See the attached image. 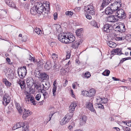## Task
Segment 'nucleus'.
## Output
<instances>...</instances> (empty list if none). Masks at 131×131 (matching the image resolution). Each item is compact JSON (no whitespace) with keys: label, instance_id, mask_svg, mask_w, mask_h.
<instances>
[{"label":"nucleus","instance_id":"nucleus-1","mask_svg":"<svg viewBox=\"0 0 131 131\" xmlns=\"http://www.w3.org/2000/svg\"><path fill=\"white\" fill-rule=\"evenodd\" d=\"M48 9H47L43 3L42 4L41 2L39 1H34V6L37 10V13L38 14L42 13L44 15V17L47 16L49 12L50 8H49V5L48 4ZM46 7L47 8H48L47 6H46Z\"/></svg>","mask_w":131,"mask_h":131},{"label":"nucleus","instance_id":"nucleus-2","mask_svg":"<svg viewBox=\"0 0 131 131\" xmlns=\"http://www.w3.org/2000/svg\"><path fill=\"white\" fill-rule=\"evenodd\" d=\"M15 103L18 112L19 113L23 112L22 117L24 119H26L28 116L31 115L32 114V112L31 111L29 110H27L24 108L22 106H21L20 104L17 102L15 101Z\"/></svg>","mask_w":131,"mask_h":131},{"label":"nucleus","instance_id":"nucleus-3","mask_svg":"<svg viewBox=\"0 0 131 131\" xmlns=\"http://www.w3.org/2000/svg\"><path fill=\"white\" fill-rule=\"evenodd\" d=\"M35 75L36 77L39 78L42 81L47 80L49 78L48 75L46 73L41 72L40 70L37 69V70H35Z\"/></svg>","mask_w":131,"mask_h":131},{"label":"nucleus","instance_id":"nucleus-4","mask_svg":"<svg viewBox=\"0 0 131 131\" xmlns=\"http://www.w3.org/2000/svg\"><path fill=\"white\" fill-rule=\"evenodd\" d=\"M16 126L17 128H19L21 127H22V131H29V126L28 123L27 122H19L16 124Z\"/></svg>","mask_w":131,"mask_h":131},{"label":"nucleus","instance_id":"nucleus-5","mask_svg":"<svg viewBox=\"0 0 131 131\" xmlns=\"http://www.w3.org/2000/svg\"><path fill=\"white\" fill-rule=\"evenodd\" d=\"M17 72L19 77L20 78H23L25 76L27 73L26 67L24 66L20 68H18L17 69Z\"/></svg>","mask_w":131,"mask_h":131},{"label":"nucleus","instance_id":"nucleus-6","mask_svg":"<svg viewBox=\"0 0 131 131\" xmlns=\"http://www.w3.org/2000/svg\"><path fill=\"white\" fill-rule=\"evenodd\" d=\"M115 13V16L117 18L119 19H123L126 17V14L124 13V10L122 9H118Z\"/></svg>","mask_w":131,"mask_h":131},{"label":"nucleus","instance_id":"nucleus-7","mask_svg":"<svg viewBox=\"0 0 131 131\" xmlns=\"http://www.w3.org/2000/svg\"><path fill=\"white\" fill-rule=\"evenodd\" d=\"M117 1L118 2H115L110 6L114 12L119 9V7H121V4L120 3L121 2V1L120 0H117Z\"/></svg>","mask_w":131,"mask_h":131},{"label":"nucleus","instance_id":"nucleus-8","mask_svg":"<svg viewBox=\"0 0 131 131\" xmlns=\"http://www.w3.org/2000/svg\"><path fill=\"white\" fill-rule=\"evenodd\" d=\"M58 38L59 40L62 43L67 44L68 42V41L67 40V37L64 33L59 34L58 35Z\"/></svg>","mask_w":131,"mask_h":131},{"label":"nucleus","instance_id":"nucleus-9","mask_svg":"<svg viewBox=\"0 0 131 131\" xmlns=\"http://www.w3.org/2000/svg\"><path fill=\"white\" fill-rule=\"evenodd\" d=\"M115 30L121 32H125V26L124 24L121 23L119 24L115 28Z\"/></svg>","mask_w":131,"mask_h":131},{"label":"nucleus","instance_id":"nucleus-10","mask_svg":"<svg viewBox=\"0 0 131 131\" xmlns=\"http://www.w3.org/2000/svg\"><path fill=\"white\" fill-rule=\"evenodd\" d=\"M10 99L8 94H5L3 99L2 103L5 106H6L10 101Z\"/></svg>","mask_w":131,"mask_h":131},{"label":"nucleus","instance_id":"nucleus-11","mask_svg":"<svg viewBox=\"0 0 131 131\" xmlns=\"http://www.w3.org/2000/svg\"><path fill=\"white\" fill-rule=\"evenodd\" d=\"M112 27L111 24H106L104 25L103 28V30L104 31L107 33L112 31Z\"/></svg>","mask_w":131,"mask_h":131},{"label":"nucleus","instance_id":"nucleus-12","mask_svg":"<svg viewBox=\"0 0 131 131\" xmlns=\"http://www.w3.org/2000/svg\"><path fill=\"white\" fill-rule=\"evenodd\" d=\"M82 29H80L77 30L76 32L77 35L78 37L80 38V39H79V41L80 40L79 42L80 43H82L83 40V38L82 37L83 35L82 34Z\"/></svg>","mask_w":131,"mask_h":131},{"label":"nucleus","instance_id":"nucleus-13","mask_svg":"<svg viewBox=\"0 0 131 131\" xmlns=\"http://www.w3.org/2000/svg\"><path fill=\"white\" fill-rule=\"evenodd\" d=\"M5 2L6 4L9 7L13 8L15 9H17L15 3L13 1L10 0H5Z\"/></svg>","mask_w":131,"mask_h":131},{"label":"nucleus","instance_id":"nucleus-14","mask_svg":"<svg viewBox=\"0 0 131 131\" xmlns=\"http://www.w3.org/2000/svg\"><path fill=\"white\" fill-rule=\"evenodd\" d=\"M87 9L86 10L87 14L93 15L94 14L95 12L93 6L92 5H88L87 7Z\"/></svg>","mask_w":131,"mask_h":131},{"label":"nucleus","instance_id":"nucleus-15","mask_svg":"<svg viewBox=\"0 0 131 131\" xmlns=\"http://www.w3.org/2000/svg\"><path fill=\"white\" fill-rule=\"evenodd\" d=\"M86 107L91 112L96 113V112L93 107V105L92 103L90 102H88L86 103Z\"/></svg>","mask_w":131,"mask_h":131},{"label":"nucleus","instance_id":"nucleus-16","mask_svg":"<svg viewBox=\"0 0 131 131\" xmlns=\"http://www.w3.org/2000/svg\"><path fill=\"white\" fill-rule=\"evenodd\" d=\"M107 20L111 22H114L118 21L119 19L117 17H115L114 15H111L109 16Z\"/></svg>","mask_w":131,"mask_h":131},{"label":"nucleus","instance_id":"nucleus-17","mask_svg":"<svg viewBox=\"0 0 131 131\" xmlns=\"http://www.w3.org/2000/svg\"><path fill=\"white\" fill-rule=\"evenodd\" d=\"M34 80L31 78L29 77L27 78L26 82L27 86L31 87L34 84Z\"/></svg>","mask_w":131,"mask_h":131},{"label":"nucleus","instance_id":"nucleus-18","mask_svg":"<svg viewBox=\"0 0 131 131\" xmlns=\"http://www.w3.org/2000/svg\"><path fill=\"white\" fill-rule=\"evenodd\" d=\"M77 106L76 104L75 103L71 104L69 107V113H72L74 111L75 108Z\"/></svg>","mask_w":131,"mask_h":131},{"label":"nucleus","instance_id":"nucleus-19","mask_svg":"<svg viewBox=\"0 0 131 131\" xmlns=\"http://www.w3.org/2000/svg\"><path fill=\"white\" fill-rule=\"evenodd\" d=\"M44 62L45 63L44 66L45 69L48 70L50 69L52 67L51 62L49 60H48L46 62L45 61H44Z\"/></svg>","mask_w":131,"mask_h":131},{"label":"nucleus","instance_id":"nucleus-20","mask_svg":"<svg viewBox=\"0 0 131 131\" xmlns=\"http://www.w3.org/2000/svg\"><path fill=\"white\" fill-rule=\"evenodd\" d=\"M95 93V91L94 89L92 88L88 91V97H93L94 96Z\"/></svg>","mask_w":131,"mask_h":131},{"label":"nucleus","instance_id":"nucleus-21","mask_svg":"<svg viewBox=\"0 0 131 131\" xmlns=\"http://www.w3.org/2000/svg\"><path fill=\"white\" fill-rule=\"evenodd\" d=\"M73 116V114L72 113H68L64 117H65V118L67 119H68V120H66L65 121V122H64V121H63V124H66V123H68L69 121L71 119V118Z\"/></svg>","mask_w":131,"mask_h":131},{"label":"nucleus","instance_id":"nucleus-22","mask_svg":"<svg viewBox=\"0 0 131 131\" xmlns=\"http://www.w3.org/2000/svg\"><path fill=\"white\" fill-rule=\"evenodd\" d=\"M111 6L108 7L106 8L105 10V12L107 15H110L112 14L114 11L113 10Z\"/></svg>","mask_w":131,"mask_h":131},{"label":"nucleus","instance_id":"nucleus-23","mask_svg":"<svg viewBox=\"0 0 131 131\" xmlns=\"http://www.w3.org/2000/svg\"><path fill=\"white\" fill-rule=\"evenodd\" d=\"M80 121V124L81 125H83L86 122L87 120V117L86 116L83 115L81 116Z\"/></svg>","mask_w":131,"mask_h":131},{"label":"nucleus","instance_id":"nucleus-24","mask_svg":"<svg viewBox=\"0 0 131 131\" xmlns=\"http://www.w3.org/2000/svg\"><path fill=\"white\" fill-rule=\"evenodd\" d=\"M56 84V81H54L53 82V86L52 87V93L53 96H55L56 95V91L57 89V85Z\"/></svg>","mask_w":131,"mask_h":131},{"label":"nucleus","instance_id":"nucleus-25","mask_svg":"<svg viewBox=\"0 0 131 131\" xmlns=\"http://www.w3.org/2000/svg\"><path fill=\"white\" fill-rule=\"evenodd\" d=\"M67 38V40L69 41V42H68L67 43H72L74 41L75 39V37L73 35L69 36H68Z\"/></svg>","mask_w":131,"mask_h":131},{"label":"nucleus","instance_id":"nucleus-26","mask_svg":"<svg viewBox=\"0 0 131 131\" xmlns=\"http://www.w3.org/2000/svg\"><path fill=\"white\" fill-rule=\"evenodd\" d=\"M112 51L115 53H117V54L118 55H121L122 54H124L122 53L121 49H120L119 48H117L115 49H113Z\"/></svg>","mask_w":131,"mask_h":131},{"label":"nucleus","instance_id":"nucleus-27","mask_svg":"<svg viewBox=\"0 0 131 131\" xmlns=\"http://www.w3.org/2000/svg\"><path fill=\"white\" fill-rule=\"evenodd\" d=\"M109 3H110L108 2L105 1L103 0L102 3L100 8V10H102L105 7L108 5Z\"/></svg>","mask_w":131,"mask_h":131},{"label":"nucleus","instance_id":"nucleus-28","mask_svg":"<svg viewBox=\"0 0 131 131\" xmlns=\"http://www.w3.org/2000/svg\"><path fill=\"white\" fill-rule=\"evenodd\" d=\"M109 3H110L108 2L105 1L103 0L102 3L100 8V10H102L105 7L108 5Z\"/></svg>","mask_w":131,"mask_h":131},{"label":"nucleus","instance_id":"nucleus-29","mask_svg":"<svg viewBox=\"0 0 131 131\" xmlns=\"http://www.w3.org/2000/svg\"><path fill=\"white\" fill-rule=\"evenodd\" d=\"M107 44L110 47L112 48H114L116 46V43L111 41H108Z\"/></svg>","mask_w":131,"mask_h":131},{"label":"nucleus","instance_id":"nucleus-30","mask_svg":"<svg viewBox=\"0 0 131 131\" xmlns=\"http://www.w3.org/2000/svg\"><path fill=\"white\" fill-rule=\"evenodd\" d=\"M3 82L4 83L5 85L7 86L10 87L11 85V83L8 81L6 79H3Z\"/></svg>","mask_w":131,"mask_h":131},{"label":"nucleus","instance_id":"nucleus-31","mask_svg":"<svg viewBox=\"0 0 131 131\" xmlns=\"http://www.w3.org/2000/svg\"><path fill=\"white\" fill-rule=\"evenodd\" d=\"M54 64L53 66V70H54L55 71H57L59 70V64L58 63L54 62Z\"/></svg>","mask_w":131,"mask_h":131},{"label":"nucleus","instance_id":"nucleus-32","mask_svg":"<svg viewBox=\"0 0 131 131\" xmlns=\"http://www.w3.org/2000/svg\"><path fill=\"white\" fill-rule=\"evenodd\" d=\"M34 32H36L39 35H41L42 34V31L39 28L36 27L34 30Z\"/></svg>","mask_w":131,"mask_h":131},{"label":"nucleus","instance_id":"nucleus-33","mask_svg":"<svg viewBox=\"0 0 131 131\" xmlns=\"http://www.w3.org/2000/svg\"><path fill=\"white\" fill-rule=\"evenodd\" d=\"M30 12L31 14L32 15H35L37 13V10L35 8L34 6L30 9Z\"/></svg>","mask_w":131,"mask_h":131},{"label":"nucleus","instance_id":"nucleus-34","mask_svg":"<svg viewBox=\"0 0 131 131\" xmlns=\"http://www.w3.org/2000/svg\"><path fill=\"white\" fill-rule=\"evenodd\" d=\"M78 42L76 43L75 42L74 43V44L72 45V47L74 49H76V48H78L79 45H80V43H80L79 41Z\"/></svg>","mask_w":131,"mask_h":131},{"label":"nucleus","instance_id":"nucleus-35","mask_svg":"<svg viewBox=\"0 0 131 131\" xmlns=\"http://www.w3.org/2000/svg\"><path fill=\"white\" fill-rule=\"evenodd\" d=\"M29 100L30 103H32L33 105H36L37 102L35 100L34 97H32Z\"/></svg>","mask_w":131,"mask_h":131},{"label":"nucleus","instance_id":"nucleus-36","mask_svg":"<svg viewBox=\"0 0 131 131\" xmlns=\"http://www.w3.org/2000/svg\"><path fill=\"white\" fill-rule=\"evenodd\" d=\"M67 72L64 68H62L60 70V74L62 75H65L66 74Z\"/></svg>","mask_w":131,"mask_h":131},{"label":"nucleus","instance_id":"nucleus-37","mask_svg":"<svg viewBox=\"0 0 131 131\" xmlns=\"http://www.w3.org/2000/svg\"><path fill=\"white\" fill-rule=\"evenodd\" d=\"M36 64L38 66H42L44 65L45 63L43 60H39V61L37 62Z\"/></svg>","mask_w":131,"mask_h":131},{"label":"nucleus","instance_id":"nucleus-38","mask_svg":"<svg viewBox=\"0 0 131 131\" xmlns=\"http://www.w3.org/2000/svg\"><path fill=\"white\" fill-rule=\"evenodd\" d=\"M91 24L93 26L96 27H98L97 23L94 20H93L91 22Z\"/></svg>","mask_w":131,"mask_h":131},{"label":"nucleus","instance_id":"nucleus-39","mask_svg":"<svg viewBox=\"0 0 131 131\" xmlns=\"http://www.w3.org/2000/svg\"><path fill=\"white\" fill-rule=\"evenodd\" d=\"M110 73V71L108 70H106L102 73V74L106 76H108Z\"/></svg>","mask_w":131,"mask_h":131},{"label":"nucleus","instance_id":"nucleus-40","mask_svg":"<svg viewBox=\"0 0 131 131\" xmlns=\"http://www.w3.org/2000/svg\"><path fill=\"white\" fill-rule=\"evenodd\" d=\"M100 99H101V102L100 103H107L106 102L108 101V100L106 98H105L104 97L103 98H100Z\"/></svg>","mask_w":131,"mask_h":131},{"label":"nucleus","instance_id":"nucleus-41","mask_svg":"<svg viewBox=\"0 0 131 131\" xmlns=\"http://www.w3.org/2000/svg\"><path fill=\"white\" fill-rule=\"evenodd\" d=\"M40 83L39 82L35 81L34 82V84L35 88L36 89H38V86L40 85Z\"/></svg>","mask_w":131,"mask_h":131},{"label":"nucleus","instance_id":"nucleus-42","mask_svg":"<svg viewBox=\"0 0 131 131\" xmlns=\"http://www.w3.org/2000/svg\"><path fill=\"white\" fill-rule=\"evenodd\" d=\"M32 89L31 87L28 86L27 87L25 88V91L27 93H28L30 92Z\"/></svg>","mask_w":131,"mask_h":131},{"label":"nucleus","instance_id":"nucleus-43","mask_svg":"<svg viewBox=\"0 0 131 131\" xmlns=\"http://www.w3.org/2000/svg\"><path fill=\"white\" fill-rule=\"evenodd\" d=\"M88 91L85 90L82 91V94L84 96L88 97Z\"/></svg>","mask_w":131,"mask_h":131},{"label":"nucleus","instance_id":"nucleus-44","mask_svg":"<svg viewBox=\"0 0 131 131\" xmlns=\"http://www.w3.org/2000/svg\"><path fill=\"white\" fill-rule=\"evenodd\" d=\"M65 14L66 15L69 16V17H71L73 15V13L71 11H68L66 12Z\"/></svg>","mask_w":131,"mask_h":131},{"label":"nucleus","instance_id":"nucleus-45","mask_svg":"<svg viewBox=\"0 0 131 131\" xmlns=\"http://www.w3.org/2000/svg\"><path fill=\"white\" fill-rule=\"evenodd\" d=\"M52 57L53 59L56 60L58 58V56L55 53H53L52 54Z\"/></svg>","mask_w":131,"mask_h":131},{"label":"nucleus","instance_id":"nucleus-46","mask_svg":"<svg viewBox=\"0 0 131 131\" xmlns=\"http://www.w3.org/2000/svg\"><path fill=\"white\" fill-rule=\"evenodd\" d=\"M91 74L90 73L88 72H86L85 74V77L87 78H88L91 76Z\"/></svg>","mask_w":131,"mask_h":131},{"label":"nucleus","instance_id":"nucleus-47","mask_svg":"<svg viewBox=\"0 0 131 131\" xmlns=\"http://www.w3.org/2000/svg\"><path fill=\"white\" fill-rule=\"evenodd\" d=\"M41 97V95L40 94H37L35 97L37 101H39Z\"/></svg>","mask_w":131,"mask_h":131},{"label":"nucleus","instance_id":"nucleus-48","mask_svg":"<svg viewBox=\"0 0 131 131\" xmlns=\"http://www.w3.org/2000/svg\"><path fill=\"white\" fill-rule=\"evenodd\" d=\"M123 128L125 131H131V129L129 127L124 126Z\"/></svg>","mask_w":131,"mask_h":131},{"label":"nucleus","instance_id":"nucleus-49","mask_svg":"<svg viewBox=\"0 0 131 131\" xmlns=\"http://www.w3.org/2000/svg\"><path fill=\"white\" fill-rule=\"evenodd\" d=\"M68 119H66H66L65 118V117H64V118H63V119H62V121H61V122H60V124H61V125H65V124H63V121H64V122H65V121H66V120H68Z\"/></svg>","mask_w":131,"mask_h":131},{"label":"nucleus","instance_id":"nucleus-50","mask_svg":"<svg viewBox=\"0 0 131 131\" xmlns=\"http://www.w3.org/2000/svg\"><path fill=\"white\" fill-rule=\"evenodd\" d=\"M25 83L24 81H23L21 88L22 89H24L25 86Z\"/></svg>","mask_w":131,"mask_h":131},{"label":"nucleus","instance_id":"nucleus-51","mask_svg":"<svg viewBox=\"0 0 131 131\" xmlns=\"http://www.w3.org/2000/svg\"><path fill=\"white\" fill-rule=\"evenodd\" d=\"M55 113H54L53 112L51 111L50 112V114L49 115V117L50 118L49 121H50L51 118L52 116Z\"/></svg>","mask_w":131,"mask_h":131},{"label":"nucleus","instance_id":"nucleus-52","mask_svg":"<svg viewBox=\"0 0 131 131\" xmlns=\"http://www.w3.org/2000/svg\"><path fill=\"white\" fill-rule=\"evenodd\" d=\"M27 39V37L26 36H24L22 37L21 40L22 41L25 42Z\"/></svg>","mask_w":131,"mask_h":131},{"label":"nucleus","instance_id":"nucleus-53","mask_svg":"<svg viewBox=\"0 0 131 131\" xmlns=\"http://www.w3.org/2000/svg\"><path fill=\"white\" fill-rule=\"evenodd\" d=\"M48 94V93L47 92H45L43 93V95L44 97V99H46L48 97L47 96Z\"/></svg>","mask_w":131,"mask_h":131},{"label":"nucleus","instance_id":"nucleus-54","mask_svg":"<svg viewBox=\"0 0 131 131\" xmlns=\"http://www.w3.org/2000/svg\"><path fill=\"white\" fill-rule=\"evenodd\" d=\"M6 60L7 62L9 64H12V62H10V59L9 58H6Z\"/></svg>","mask_w":131,"mask_h":131},{"label":"nucleus","instance_id":"nucleus-55","mask_svg":"<svg viewBox=\"0 0 131 131\" xmlns=\"http://www.w3.org/2000/svg\"><path fill=\"white\" fill-rule=\"evenodd\" d=\"M126 125L129 127L131 126V121H128L127 123H126Z\"/></svg>","mask_w":131,"mask_h":131},{"label":"nucleus","instance_id":"nucleus-56","mask_svg":"<svg viewBox=\"0 0 131 131\" xmlns=\"http://www.w3.org/2000/svg\"><path fill=\"white\" fill-rule=\"evenodd\" d=\"M115 40L117 41L122 40H123L122 37H117L115 38Z\"/></svg>","mask_w":131,"mask_h":131},{"label":"nucleus","instance_id":"nucleus-57","mask_svg":"<svg viewBox=\"0 0 131 131\" xmlns=\"http://www.w3.org/2000/svg\"><path fill=\"white\" fill-rule=\"evenodd\" d=\"M85 15L87 19H90L92 18L91 16L90 15L88 14L87 15H86V14H85Z\"/></svg>","mask_w":131,"mask_h":131},{"label":"nucleus","instance_id":"nucleus-58","mask_svg":"<svg viewBox=\"0 0 131 131\" xmlns=\"http://www.w3.org/2000/svg\"><path fill=\"white\" fill-rule=\"evenodd\" d=\"M54 18L55 20H56L57 19L58 14L57 13H55L54 14Z\"/></svg>","mask_w":131,"mask_h":131},{"label":"nucleus","instance_id":"nucleus-59","mask_svg":"<svg viewBox=\"0 0 131 131\" xmlns=\"http://www.w3.org/2000/svg\"><path fill=\"white\" fill-rule=\"evenodd\" d=\"M26 98H25V99H30L32 97H34L32 95H27L26 96Z\"/></svg>","mask_w":131,"mask_h":131},{"label":"nucleus","instance_id":"nucleus-60","mask_svg":"<svg viewBox=\"0 0 131 131\" xmlns=\"http://www.w3.org/2000/svg\"><path fill=\"white\" fill-rule=\"evenodd\" d=\"M98 105H99L98 106L99 108L102 109L104 108V107L103 105H102L101 104H98Z\"/></svg>","mask_w":131,"mask_h":131},{"label":"nucleus","instance_id":"nucleus-61","mask_svg":"<svg viewBox=\"0 0 131 131\" xmlns=\"http://www.w3.org/2000/svg\"><path fill=\"white\" fill-rule=\"evenodd\" d=\"M68 81L67 80H66L65 81V83H64L63 84V86L64 87H66V86L68 84Z\"/></svg>","mask_w":131,"mask_h":131},{"label":"nucleus","instance_id":"nucleus-62","mask_svg":"<svg viewBox=\"0 0 131 131\" xmlns=\"http://www.w3.org/2000/svg\"><path fill=\"white\" fill-rule=\"evenodd\" d=\"M70 54H69L68 53H67L66 56V58L67 59H69L70 58Z\"/></svg>","mask_w":131,"mask_h":131},{"label":"nucleus","instance_id":"nucleus-63","mask_svg":"<svg viewBox=\"0 0 131 131\" xmlns=\"http://www.w3.org/2000/svg\"><path fill=\"white\" fill-rule=\"evenodd\" d=\"M45 87V86H44V85L43 84H42L41 85V84L40 83V85H39L38 86V88H44Z\"/></svg>","mask_w":131,"mask_h":131},{"label":"nucleus","instance_id":"nucleus-64","mask_svg":"<svg viewBox=\"0 0 131 131\" xmlns=\"http://www.w3.org/2000/svg\"><path fill=\"white\" fill-rule=\"evenodd\" d=\"M17 128H17V126H16V125H15L13 126V127L12 129L13 130H15Z\"/></svg>","mask_w":131,"mask_h":131}]
</instances>
